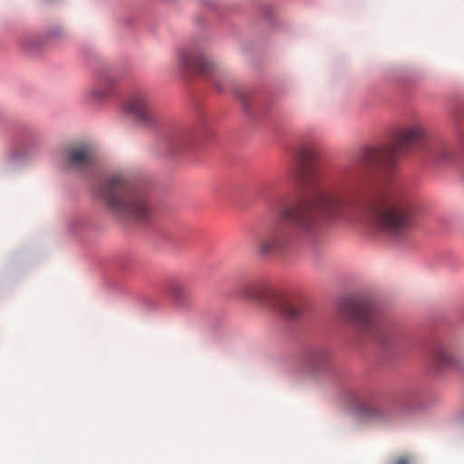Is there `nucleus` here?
<instances>
[{"label":"nucleus","instance_id":"obj_1","mask_svg":"<svg viewBox=\"0 0 464 464\" xmlns=\"http://www.w3.org/2000/svg\"><path fill=\"white\" fill-rule=\"evenodd\" d=\"M422 149L427 157L437 163L452 158L450 148L440 140L426 138L420 123L403 127L396 140L380 148H367L353 166L345 169L325 187L318 184L317 174L308 168L315 151L309 144L301 145L294 152L296 179L310 191V197L292 207L285 198L271 201L270 210L277 219L259 238L257 251L261 256H278L286 251L295 237L312 240L326 229L338 225L354 224L367 217L378 230L394 237L407 235L417 225L421 204L402 185H392L365 195L368 187L362 167L382 164L391 166L406 152Z\"/></svg>","mask_w":464,"mask_h":464},{"label":"nucleus","instance_id":"obj_2","mask_svg":"<svg viewBox=\"0 0 464 464\" xmlns=\"http://www.w3.org/2000/svg\"><path fill=\"white\" fill-rule=\"evenodd\" d=\"M99 196L121 218L145 221L151 215V207L144 193L122 174L107 177Z\"/></svg>","mask_w":464,"mask_h":464},{"label":"nucleus","instance_id":"obj_3","mask_svg":"<svg viewBox=\"0 0 464 464\" xmlns=\"http://www.w3.org/2000/svg\"><path fill=\"white\" fill-rule=\"evenodd\" d=\"M239 291L246 299L262 303L288 319H297L303 314L304 305L299 298L278 291L266 293L256 280L245 281L241 284Z\"/></svg>","mask_w":464,"mask_h":464},{"label":"nucleus","instance_id":"obj_4","mask_svg":"<svg viewBox=\"0 0 464 464\" xmlns=\"http://www.w3.org/2000/svg\"><path fill=\"white\" fill-rule=\"evenodd\" d=\"M343 316L358 327L367 331L382 345L388 343L390 333L376 318L372 304L366 299L345 303L342 307Z\"/></svg>","mask_w":464,"mask_h":464},{"label":"nucleus","instance_id":"obj_5","mask_svg":"<svg viewBox=\"0 0 464 464\" xmlns=\"http://www.w3.org/2000/svg\"><path fill=\"white\" fill-rule=\"evenodd\" d=\"M178 63L181 70L193 72L205 76H212L213 82L219 91L223 88L215 76L218 68L203 52L196 49H180L178 53Z\"/></svg>","mask_w":464,"mask_h":464},{"label":"nucleus","instance_id":"obj_6","mask_svg":"<svg viewBox=\"0 0 464 464\" xmlns=\"http://www.w3.org/2000/svg\"><path fill=\"white\" fill-rule=\"evenodd\" d=\"M123 110L140 126L149 128L155 124V115L150 102L143 92L130 95L123 104Z\"/></svg>","mask_w":464,"mask_h":464},{"label":"nucleus","instance_id":"obj_7","mask_svg":"<svg viewBox=\"0 0 464 464\" xmlns=\"http://www.w3.org/2000/svg\"><path fill=\"white\" fill-rule=\"evenodd\" d=\"M64 159L69 168L83 170L93 166L96 161L94 149L90 145H76L68 148Z\"/></svg>","mask_w":464,"mask_h":464},{"label":"nucleus","instance_id":"obj_8","mask_svg":"<svg viewBox=\"0 0 464 464\" xmlns=\"http://www.w3.org/2000/svg\"><path fill=\"white\" fill-rule=\"evenodd\" d=\"M116 76L111 72H101L89 93L97 100L111 96L116 85Z\"/></svg>","mask_w":464,"mask_h":464},{"label":"nucleus","instance_id":"obj_9","mask_svg":"<svg viewBox=\"0 0 464 464\" xmlns=\"http://www.w3.org/2000/svg\"><path fill=\"white\" fill-rule=\"evenodd\" d=\"M430 359L432 366L437 370H442L453 365L454 359L450 353L446 343L438 342L430 349Z\"/></svg>","mask_w":464,"mask_h":464},{"label":"nucleus","instance_id":"obj_10","mask_svg":"<svg viewBox=\"0 0 464 464\" xmlns=\"http://www.w3.org/2000/svg\"><path fill=\"white\" fill-rule=\"evenodd\" d=\"M168 292L178 301H181L187 296V288L185 285L179 281L170 282L168 287Z\"/></svg>","mask_w":464,"mask_h":464},{"label":"nucleus","instance_id":"obj_11","mask_svg":"<svg viewBox=\"0 0 464 464\" xmlns=\"http://www.w3.org/2000/svg\"><path fill=\"white\" fill-rule=\"evenodd\" d=\"M365 414L375 420H384L387 418V410L382 405H368L365 408Z\"/></svg>","mask_w":464,"mask_h":464},{"label":"nucleus","instance_id":"obj_12","mask_svg":"<svg viewBox=\"0 0 464 464\" xmlns=\"http://www.w3.org/2000/svg\"><path fill=\"white\" fill-rule=\"evenodd\" d=\"M327 354L325 350L319 349L309 353L306 360L311 366L319 367L325 362Z\"/></svg>","mask_w":464,"mask_h":464},{"label":"nucleus","instance_id":"obj_13","mask_svg":"<svg viewBox=\"0 0 464 464\" xmlns=\"http://www.w3.org/2000/svg\"><path fill=\"white\" fill-rule=\"evenodd\" d=\"M394 464H410V459L408 457H400L394 461Z\"/></svg>","mask_w":464,"mask_h":464}]
</instances>
